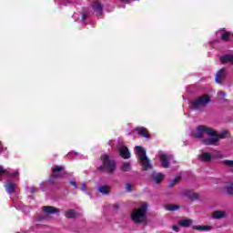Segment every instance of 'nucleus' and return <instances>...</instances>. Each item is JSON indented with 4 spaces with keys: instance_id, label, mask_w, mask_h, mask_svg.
Listing matches in <instances>:
<instances>
[{
    "instance_id": "1",
    "label": "nucleus",
    "mask_w": 233,
    "mask_h": 233,
    "mask_svg": "<svg viewBox=\"0 0 233 233\" xmlns=\"http://www.w3.org/2000/svg\"><path fill=\"white\" fill-rule=\"evenodd\" d=\"M204 134H207L208 136V139L203 140L204 145H213L217 147L219 139H224V137H227L228 136V131H222L221 133H217L216 130L212 129L211 127H206V126H198L197 127V131L195 134H193V137H197L198 139H201L203 137Z\"/></svg>"
},
{
    "instance_id": "2",
    "label": "nucleus",
    "mask_w": 233,
    "mask_h": 233,
    "mask_svg": "<svg viewBox=\"0 0 233 233\" xmlns=\"http://www.w3.org/2000/svg\"><path fill=\"white\" fill-rule=\"evenodd\" d=\"M135 154H137L138 157V161L143 168V170H150L152 169V163H150V159L147 157V151L142 147L137 146L135 147Z\"/></svg>"
},
{
    "instance_id": "3",
    "label": "nucleus",
    "mask_w": 233,
    "mask_h": 233,
    "mask_svg": "<svg viewBox=\"0 0 233 233\" xmlns=\"http://www.w3.org/2000/svg\"><path fill=\"white\" fill-rule=\"evenodd\" d=\"M147 209L148 206L145 202L142 203L138 208L134 209L131 214L133 221L135 223H143L144 221H147L146 214Z\"/></svg>"
},
{
    "instance_id": "4",
    "label": "nucleus",
    "mask_w": 233,
    "mask_h": 233,
    "mask_svg": "<svg viewBox=\"0 0 233 233\" xmlns=\"http://www.w3.org/2000/svg\"><path fill=\"white\" fill-rule=\"evenodd\" d=\"M101 159L104 163L103 169L106 170V172L112 173L114 172V170H116V162H114V160H111L108 157V155H103L101 157Z\"/></svg>"
},
{
    "instance_id": "5",
    "label": "nucleus",
    "mask_w": 233,
    "mask_h": 233,
    "mask_svg": "<svg viewBox=\"0 0 233 233\" xmlns=\"http://www.w3.org/2000/svg\"><path fill=\"white\" fill-rule=\"evenodd\" d=\"M208 103H210V96L208 95H204L193 101L192 106L195 109L203 108L204 106H207Z\"/></svg>"
},
{
    "instance_id": "6",
    "label": "nucleus",
    "mask_w": 233,
    "mask_h": 233,
    "mask_svg": "<svg viewBox=\"0 0 233 233\" xmlns=\"http://www.w3.org/2000/svg\"><path fill=\"white\" fill-rule=\"evenodd\" d=\"M3 176H8V177H15L19 176V171H12L10 168L5 169L3 166H0V177H3Z\"/></svg>"
},
{
    "instance_id": "7",
    "label": "nucleus",
    "mask_w": 233,
    "mask_h": 233,
    "mask_svg": "<svg viewBox=\"0 0 233 233\" xmlns=\"http://www.w3.org/2000/svg\"><path fill=\"white\" fill-rule=\"evenodd\" d=\"M66 171H65V167L63 166H55L53 168L52 177H65Z\"/></svg>"
},
{
    "instance_id": "8",
    "label": "nucleus",
    "mask_w": 233,
    "mask_h": 233,
    "mask_svg": "<svg viewBox=\"0 0 233 233\" xmlns=\"http://www.w3.org/2000/svg\"><path fill=\"white\" fill-rule=\"evenodd\" d=\"M92 10L95 15H103V5H101V2L98 0L95 1L92 5Z\"/></svg>"
},
{
    "instance_id": "9",
    "label": "nucleus",
    "mask_w": 233,
    "mask_h": 233,
    "mask_svg": "<svg viewBox=\"0 0 233 233\" xmlns=\"http://www.w3.org/2000/svg\"><path fill=\"white\" fill-rule=\"evenodd\" d=\"M5 192L7 194H14L15 192H17V186L14 184L12 181L8 180L6 184L5 185Z\"/></svg>"
},
{
    "instance_id": "10",
    "label": "nucleus",
    "mask_w": 233,
    "mask_h": 233,
    "mask_svg": "<svg viewBox=\"0 0 233 233\" xmlns=\"http://www.w3.org/2000/svg\"><path fill=\"white\" fill-rule=\"evenodd\" d=\"M118 152H119L121 157H123L124 159H129L130 151H128V147H127L125 146H120L118 147Z\"/></svg>"
},
{
    "instance_id": "11",
    "label": "nucleus",
    "mask_w": 233,
    "mask_h": 233,
    "mask_svg": "<svg viewBox=\"0 0 233 233\" xmlns=\"http://www.w3.org/2000/svg\"><path fill=\"white\" fill-rule=\"evenodd\" d=\"M160 162L163 168H168L170 167L169 158L165 153H159Z\"/></svg>"
},
{
    "instance_id": "12",
    "label": "nucleus",
    "mask_w": 233,
    "mask_h": 233,
    "mask_svg": "<svg viewBox=\"0 0 233 233\" xmlns=\"http://www.w3.org/2000/svg\"><path fill=\"white\" fill-rule=\"evenodd\" d=\"M227 76V70L225 69H220L217 75H216V78H215V81L216 83L218 84H221V80L226 77Z\"/></svg>"
},
{
    "instance_id": "13",
    "label": "nucleus",
    "mask_w": 233,
    "mask_h": 233,
    "mask_svg": "<svg viewBox=\"0 0 233 233\" xmlns=\"http://www.w3.org/2000/svg\"><path fill=\"white\" fill-rule=\"evenodd\" d=\"M43 210H44L45 214H57V212H59V210L57 208H56L55 207H51V206L44 207Z\"/></svg>"
},
{
    "instance_id": "14",
    "label": "nucleus",
    "mask_w": 233,
    "mask_h": 233,
    "mask_svg": "<svg viewBox=\"0 0 233 233\" xmlns=\"http://www.w3.org/2000/svg\"><path fill=\"white\" fill-rule=\"evenodd\" d=\"M220 62L223 64L230 63L231 65H233V55H224L220 57Z\"/></svg>"
},
{
    "instance_id": "15",
    "label": "nucleus",
    "mask_w": 233,
    "mask_h": 233,
    "mask_svg": "<svg viewBox=\"0 0 233 233\" xmlns=\"http://www.w3.org/2000/svg\"><path fill=\"white\" fill-rule=\"evenodd\" d=\"M79 17H81V21H85L86 19V17H88V14L87 13H75L73 15V19H75V21H77L79 19Z\"/></svg>"
},
{
    "instance_id": "16",
    "label": "nucleus",
    "mask_w": 233,
    "mask_h": 233,
    "mask_svg": "<svg viewBox=\"0 0 233 233\" xmlns=\"http://www.w3.org/2000/svg\"><path fill=\"white\" fill-rule=\"evenodd\" d=\"M137 134L142 137H150L148 131L145 127H137Z\"/></svg>"
},
{
    "instance_id": "17",
    "label": "nucleus",
    "mask_w": 233,
    "mask_h": 233,
    "mask_svg": "<svg viewBox=\"0 0 233 233\" xmlns=\"http://www.w3.org/2000/svg\"><path fill=\"white\" fill-rule=\"evenodd\" d=\"M98 192L104 195L110 194V187L106 185H101L98 187Z\"/></svg>"
},
{
    "instance_id": "18",
    "label": "nucleus",
    "mask_w": 233,
    "mask_h": 233,
    "mask_svg": "<svg viewBox=\"0 0 233 233\" xmlns=\"http://www.w3.org/2000/svg\"><path fill=\"white\" fill-rule=\"evenodd\" d=\"M199 159L200 161H206V162H208L212 159V155L210 153H202L200 156H199Z\"/></svg>"
},
{
    "instance_id": "19",
    "label": "nucleus",
    "mask_w": 233,
    "mask_h": 233,
    "mask_svg": "<svg viewBox=\"0 0 233 233\" xmlns=\"http://www.w3.org/2000/svg\"><path fill=\"white\" fill-rule=\"evenodd\" d=\"M60 1L59 5H64L65 6H68V5H73L74 3H79V0H56V3H58Z\"/></svg>"
},
{
    "instance_id": "20",
    "label": "nucleus",
    "mask_w": 233,
    "mask_h": 233,
    "mask_svg": "<svg viewBox=\"0 0 233 233\" xmlns=\"http://www.w3.org/2000/svg\"><path fill=\"white\" fill-rule=\"evenodd\" d=\"M224 217L225 211H215L212 215V218H214V219H221Z\"/></svg>"
},
{
    "instance_id": "21",
    "label": "nucleus",
    "mask_w": 233,
    "mask_h": 233,
    "mask_svg": "<svg viewBox=\"0 0 233 233\" xmlns=\"http://www.w3.org/2000/svg\"><path fill=\"white\" fill-rule=\"evenodd\" d=\"M194 230L207 231L211 230L212 227L210 226H193Z\"/></svg>"
},
{
    "instance_id": "22",
    "label": "nucleus",
    "mask_w": 233,
    "mask_h": 233,
    "mask_svg": "<svg viewBox=\"0 0 233 233\" xmlns=\"http://www.w3.org/2000/svg\"><path fill=\"white\" fill-rule=\"evenodd\" d=\"M153 179H154V181H156V183H161V181H163V174L154 173Z\"/></svg>"
},
{
    "instance_id": "23",
    "label": "nucleus",
    "mask_w": 233,
    "mask_h": 233,
    "mask_svg": "<svg viewBox=\"0 0 233 233\" xmlns=\"http://www.w3.org/2000/svg\"><path fill=\"white\" fill-rule=\"evenodd\" d=\"M166 210H168L169 212H174L176 210H179V206L174 205V204H168L166 206Z\"/></svg>"
},
{
    "instance_id": "24",
    "label": "nucleus",
    "mask_w": 233,
    "mask_h": 233,
    "mask_svg": "<svg viewBox=\"0 0 233 233\" xmlns=\"http://www.w3.org/2000/svg\"><path fill=\"white\" fill-rule=\"evenodd\" d=\"M180 227H190L192 225V219H184L179 222Z\"/></svg>"
},
{
    "instance_id": "25",
    "label": "nucleus",
    "mask_w": 233,
    "mask_h": 233,
    "mask_svg": "<svg viewBox=\"0 0 233 233\" xmlns=\"http://www.w3.org/2000/svg\"><path fill=\"white\" fill-rule=\"evenodd\" d=\"M225 192L229 196H233V183L229 184L228 187L224 188Z\"/></svg>"
},
{
    "instance_id": "26",
    "label": "nucleus",
    "mask_w": 233,
    "mask_h": 233,
    "mask_svg": "<svg viewBox=\"0 0 233 233\" xmlns=\"http://www.w3.org/2000/svg\"><path fill=\"white\" fill-rule=\"evenodd\" d=\"M77 213H76L73 209H69L66 211V218H76Z\"/></svg>"
},
{
    "instance_id": "27",
    "label": "nucleus",
    "mask_w": 233,
    "mask_h": 233,
    "mask_svg": "<svg viewBox=\"0 0 233 233\" xmlns=\"http://www.w3.org/2000/svg\"><path fill=\"white\" fill-rule=\"evenodd\" d=\"M222 41H228L230 39V33L229 32H224L221 35Z\"/></svg>"
},
{
    "instance_id": "28",
    "label": "nucleus",
    "mask_w": 233,
    "mask_h": 233,
    "mask_svg": "<svg viewBox=\"0 0 233 233\" xmlns=\"http://www.w3.org/2000/svg\"><path fill=\"white\" fill-rule=\"evenodd\" d=\"M130 168H131L130 163L125 162V163L123 164L122 169L124 170V172H128V171H130Z\"/></svg>"
},
{
    "instance_id": "29",
    "label": "nucleus",
    "mask_w": 233,
    "mask_h": 233,
    "mask_svg": "<svg viewBox=\"0 0 233 233\" xmlns=\"http://www.w3.org/2000/svg\"><path fill=\"white\" fill-rule=\"evenodd\" d=\"M224 165L230 167V170L233 172V160H225Z\"/></svg>"
},
{
    "instance_id": "30",
    "label": "nucleus",
    "mask_w": 233,
    "mask_h": 233,
    "mask_svg": "<svg viewBox=\"0 0 233 233\" xmlns=\"http://www.w3.org/2000/svg\"><path fill=\"white\" fill-rule=\"evenodd\" d=\"M179 179H181V177H176L174 178V180L171 182V184L169 185V187H174V185H176V183H177V181H179Z\"/></svg>"
},
{
    "instance_id": "31",
    "label": "nucleus",
    "mask_w": 233,
    "mask_h": 233,
    "mask_svg": "<svg viewBox=\"0 0 233 233\" xmlns=\"http://www.w3.org/2000/svg\"><path fill=\"white\" fill-rule=\"evenodd\" d=\"M127 192H132V185L130 183L126 184Z\"/></svg>"
},
{
    "instance_id": "32",
    "label": "nucleus",
    "mask_w": 233,
    "mask_h": 233,
    "mask_svg": "<svg viewBox=\"0 0 233 233\" xmlns=\"http://www.w3.org/2000/svg\"><path fill=\"white\" fill-rule=\"evenodd\" d=\"M81 190L83 192H86V184L83 183L82 186H81Z\"/></svg>"
},
{
    "instance_id": "33",
    "label": "nucleus",
    "mask_w": 233,
    "mask_h": 233,
    "mask_svg": "<svg viewBox=\"0 0 233 233\" xmlns=\"http://www.w3.org/2000/svg\"><path fill=\"white\" fill-rule=\"evenodd\" d=\"M136 0H122V3H126V5H129V3H132Z\"/></svg>"
},
{
    "instance_id": "34",
    "label": "nucleus",
    "mask_w": 233,
    "mask_h": 233,
    "mask_svg": "<svg viewBox=\"0 0 233 233\" xmlns=\"http://www.w3.org/2000/svg\"><path fill=\"white\" fill-rule=\"evenodd\" d=\"M218 97H225V93H223V91H220V92H218Z\"/></svg>"
},
{
    "instance_id": "35",
    "label": "nucleus",
    "mask_w": 233,
    "mask_h": 233,
    "mask_svg": "<svg viewBox=\"0 0 233 233\" xmlns=\"http://www.w3.org/2000/svg\"><path fill=\"white\" fill-rule=\"evenodd\" d=\"M70 185H72L75 188H77V184L75 181H70Z\"/></svg>"
},
{
    "instance_id": "36",
    "label": "nucleus",
    "mask_w": 233,
    "mask_h": 233,
    "mask_svg": "<svg viewBox=\"0 0 233 233\" xmlns=\"http://www.w3.org/2000/svg\"><path fill=\"white\" fill-rule=\"evenodd\" d=\"M173 230L175 232H179V228L177 226H173Z\"/></svg>"
},
{
    "instance_id": "37",
    "label": "nucleus",
    "mask_w": 233,
    "mask_h": 233,
    "mask_svg": "<svg viewBox=\"0 0 233 233\" xmlns=\"http://www.w3.org/2000/svg\"><path fill=\"white\" fill-rule=\"evenodd\" d=\"M34 192H35V188L34 187H32L30 189V194H34Z\"/></svg>"
},
{
    "instance_id": "38",
    "label": "nucleus",
    "mask_w": 233,
    "mask_h": 233,
    "mask_svg": "<svg viewBox=\"0 0 233 233\" xmlns=\"http://www.w3.org/2000/svg\"><path fill=\"white\" fill-rule=\"evenodd\" d=\"M2 151H3V145L0 142V152H2Z\"/></svg>"
},
{
    "instance_id": "39",
    "label": "nucleus",
    "mask_w": 233,
    "mask_h": 233,
    "mask_svg": "<svg viewBox=\"0 0 233 233\" xmlns=\"http://www.w3.org/2000/svg\"><path fill=\"white\" fill-rule=\"evenodd\" d=\"M36 219H37V221H41V220L45 219V218H37Z\"/></svg>"
},
{
    "instance_id": "40",
    "label": "nucleus",
    "mask_w": 233,
    "mask_h": 233,
    "mask_svg": "<svg viewBox=\"0 0 233 233\" xmlns=\"http://www.w3.org/2000/svg\"><path fill=\"white\" fill-rule=\"evenodd\" d=\"M116 208H119V206H118V205H116Z\"/></svg>"
},
{
    "instance_id": "41",
    "label": "nucleus",
    "mask_w": 233,
    "mask_h": 233,
    "mask_svg": "<svg viewBox=\"0 0 233 233\" xmlns=\"http://www.w3.org/2000/svg\"><path fill=\"white\" fill-rule=\"evenodd\" d=\"M68 156H72V154H71V153H69V154H68Z\"/></svg>"
}]
</instances>
